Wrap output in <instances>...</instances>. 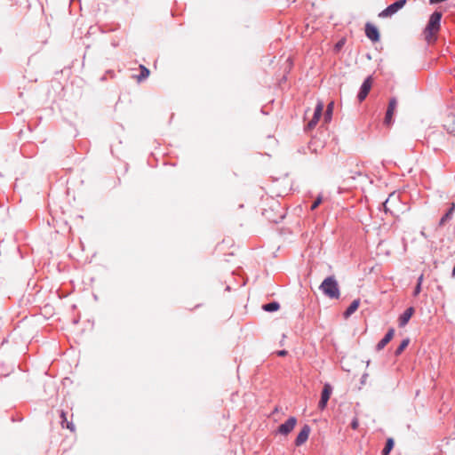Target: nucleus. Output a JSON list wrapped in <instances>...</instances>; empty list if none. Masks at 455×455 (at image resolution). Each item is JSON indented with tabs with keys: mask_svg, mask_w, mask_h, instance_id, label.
Wrapping results in <instances>:
<instances>
[{
	"mask_svg": "<svg viewBox=\"0 0 455 455\" xmlns=\"http://www.w3.org/2000/svg\"><path fill=\"white\" fill-rule=\"evenodd\" d=\"M277 355L279 356H284V355H287V351L286 350H280V351L277 352Z\"/></svg>",
	"mask_w": 455,
	"mask_h": 455,
	"instance_id": "26",
	"label": "nucleus"
},
{
	"mask_svg": "<svg viewBox=\"0 0 455 455\" xmlns=\"http://www.w3.org/2000/svg\"><path fill=\"white\" fill-rule=\"evenodd\" d=\"M395 196V193L393 194H390L388 198L386 199V201L382 204V206H383V209L385 211V212H390V209L388 207V204L390 203V200L392 199V197Z\"/></svg>",
	"mask_w": 455,
	"mask_h": 455,
	"instance_id": "20",
	"label": "nucleus"
},
{
	"mask_svg": "<svg viewBox=\"0 0 455 455\" xmlns=\"http://www.w3.org/2000/svg\"><path fill=\"white\" fill-rule=\"evenodd\" d=\"M409 343H410V339L408 338L404 339L401 342V344L398 346V347L395 349V355L396 356L400 355L403 353V351L408 347Z\"/></svg>",
	"mask_w": 455,
	"mask_h": 455,
	"instance_id": "18",
	"label": "nucleus"
},
{
	"mask_svg": "<svg viewBox=\"0 0 455 455\" xmlns=\"http://www.w3.org/2000/svg\"><path fill=\"white\" fill-rule=\"evenodd\" d=\"M60 424L62 427H66L70 431L75 430V426L72 422L68 421L67 413L64 411H60Z\"/></svg>",
	"mask_w": 455,
	"mask_h": 455,
	"instance_id": "15",
	"label": "nucleus"
},
{
	"mask_svg": "<svg viewBox=\"0 0 455 455\" xmlns=\"http://www.w3.org/2000/svg\"><path fill=\"white\" fill-rule=\"evenodd\" d=\"M441 19L442 13L439 12H434L429 18L425 32L429 34L437 32L440 28Z\"/></svg>",
	"mask_w": 455,
	"mask_h": 455,
	"instance_id": "2",
	"label": "nucleus"
},
{
	"mask_svg": "<svg viewBox=\"0 0 455 455\" xmlns=\"http://www.w3.org/2000/svg\"><path fill=\"white\" fill-rule=\"evenodd\" d=\"M360 305V299H355L349 305V307L344 312V317L348 318L351 315H353L358 308Z\"/></svg>",
	"mask_w": 455,
	"mask_h": 455,
	"instance_id": "14",
	"label": "nucleus"
},
{
	"mask_svg": "<svg viewBox=\"0 0 455 455\" xmlns=\"http://www.w3.org/2000/svg\"><path fill=\"white\" fill-rule=\"evenodd\" d=\"M280 307V304L276 301H272L262 306V309L267 312L277 311Z\"/></svg>",
	"mask_w": 455,
	"mask_h": 455,
	"instance_id": "16",
	"label": "nucleus"
},
{
	"mask_svg": "<svg viewBox=\"0 0 455 455\" xmlns=\"http://www.w3.org/2000/svg\"><path fill=\"white\" fill-rule=\"evenodd\" d=\"M310 427L308 425H304L299 433L298 434L296 439H295V445L296 446H301L303 443H305L309 436L310 434Z\"/></svg>",
	"mask_w": 455,
	"mask_h": 455,
	"instance_id": "10",
	"label": "nucleus"
},
{
	"mask_svg": "<svg viewBox=\"0 0 455 455\" xmlns=\"http://www.w3.org/2000/svg\"><path fill=\"white\" fill-rule=\"evenodd\" d=\"M372 81L371 76H368L362 84L359 92L357 94V99L359 102H362L367 97L371 88Z\"/></svg>",
	"mask_w": 455,
	"mask_h": 455,
	"instance_id": "6",
	"label": "nucleus"
},
{
	"mask_svg": "<svg viewBox=\"0 0 455 455\" xmlns=\"http://www.w3.org/2000/svg\"><path fill=\"white\" fill-rule=\"evenodd\" d=\"M415 310L414 307H408L400 316L398 319V324L400 327H404L408 322L410 321L411 317L414 314Z\"/></svg>",
	"mask_w": 455,
	"mask_h": 455,
	"instance_id": "12",
	"label": "nucleus"
},
{
	"mask_svg": "<svg viewBox=\"0 0 455 455\" xmlns=\"http://www.w3.org/2000/svg\"><path fill=\"white\" fill-rule=\"evenodd\" d=\"M331 392H332L331 386L329 383H325L323 386V388L322 390L321 399L318 403V408L320 410H323L326 407Z\"/></svg>",
	"mask_w": 455,
	"mask_h": 455,
	"instance_id": "5",
	"label": "nucleus"
},
{
	"mask_svg": "<svg viewBox=\"0 0 455 455\" xmlns=\"http://www.w3.org/2000/svg\"><path fill=\"white\" fill-rule=\"evenodd\" d=\"M140 74L137 76V79L139 82H141L142 80L146 79L149 76V70L143 65L140 66Z\"/></svg>",
	"mask_w": 455,
	"mask_h": 455,
	"instance_id": "19",
	"label": "nucleus"
},
{
	"mask_svg": "<svg viewBox=\"0 0 455 455\" xmlns=\"http://www.w3.org/2000/svg\"><path fill=\"white\" fill-rule=\"evenodd\" d=\"M321 203H322V197H321V196H318V197L315 199V201L312 204V205H311V207H310L311 211L315 210V209L319 206V204H320Z\"/></svg>",
	"mask_w": 455,
	"mask_h": 455,
	"instance_id": "21",
	"label": "nucleus"
},
{
	"mask_svg": "<svg viewBox=\"0 0 455 455\" xmlns=\"http://www.w3.org/2000/svg\"><path fill=\"white\" fill-rule=\"evenodd\" d=\"M297 424V419L295 417H290L284 423L278 427L277 433L287 435L290 434Z\"/></svg>",
	"mask_w": 455,
	"mask_h": 455,
	"instance_id": "4",
	"label": "nucleus"
},
{
	"mask_svg": "<svg viewBox=\"0 0 455 455\" xmlns=\"http://www.w3.org/2000/svg\"><path fill=\"white\" fill-rule=\"evenodd\" d=\"M423 279H424L423 275H420L419 276V278H418L417 284L421 285V284H422V282H423Z\"/></svg>",
	"mask_w": 455,
	"mask_h": 455,
	"instance_id": "25",
	"label": "nucleus"
},
{
	"mask_svg": "<svg viewBox=\"0 0 455 455\" xmlns=\"http://www.w3.org/2000/svg\"><path fill=\"white\" fill-rule=\"evenodd\" d=\"M397 107V100L395 98H391L388 102V107L386 112L384 124L387 125H390L393 122V115Z\"/></svg>",
	"mask_w": 455,
	"mask_h": 455,
	"instance_id": "7",
	"label": "nucleus"
},
{
	"mask_svg": "<svg viewBox=\"0 0 455 455\" xmlns=\"http://www.w3.org/2000/svg\"><path fill=\"white\" fill-rule=\"evenodd\" d=\"M421 291V285L416 284L414 291H413V296H418Z\"/></svg>",
	"mask_w": 455,
	"mask_h": 455,
	"instance_id": "23",
	"label": "nucleus"
},
{
	"mask_svg": "<svg viewBox=\"0 0 455 455\" xmlns=\"http://www.w3.org/2000/svg\"><path fill=\"white\" fill-rule=\"evenodd\" d=\"M319 289L330 299H339L340 296L338 282L333 275L326 277L322 282Z\"/></svg>",
	"mask_w": 455,
	"mask_h": 455,
	"instance_id": "1",
	"label": "nucleus"
},
{
	"mask_svg": "<svg viewBox=\"0 0 455 455\" xmlns=\"http://www.w3.org/2000/svg\"><path fill=\"white\" fill-rule=\"evenodd\" d=\"M343 44H344V41H342V40H341V41H339V42L336 44L335 47H336L337 49H340V48L342 47V45H343Z\"/></svg>",
	"mask_w": 455,
	"mask_h": 455,
	"instance_id": "24",
	"label": "nucleus"
},
{
	"mask_svg": "<svg viewBox=\"0 0 455 455\" xmlns=\"http://www.w3.org/2000/svg\"><path fill=\"white\" fill-rule=\"evenodd\" d=\"M406 4V0H398L388 5L386 9L379 13V18L391 17L401 10Z\"/></svg>",
	"mask_w": 455,
	"mask_h": 455,
	"instance_id": "3",
	"label": "nucleus"
},
{
	"mask_svg": "<svg viewBox=\"0 0 455 455\" xmlns=\"http://www.w3.org/2000/svg\"><path fill=\"white\" fill-rule=\"evenodd\" d=\"M351 427L353 429H357L358 426H359V422H358V419L356 418H354L353 420L351 421Z\"/></svg>",
	"mask_w": 455,
	"mask_h": 455,
	"instance_id": "22",
	"label": "nucleus"
},
{
	"mask_svg": "<svg viewBox=\"0 0 455 455\" xmlns=\"http://www.w3.org/2000/svg\"><path fill=\"white\" fill-rule=\"evenodd\" d=\"M394 444H395V443H394L393 438H387V440L386 442V445H385L384 449L382 450V455H389L390 451L394 448Z\"/></svg>",
	"mask_w": 455,
	"mask_h": 455,
	"instance_id": "17",
	"label": "nucleus"
},
{
	"mask_svg": "<svg viewBox=\"0 0 455 455\" xmlns=\"http://www.w3.org/2000/svg\"><path fill=\"white\" fill-rule=\"evenodd\" d=\"M323 110V103L322 101H318L315 108L313 118L307 124L308 129H313L316 125V124L320 120Z\"/></svg>",
	"mask_w": 455,
	"mask_h": 455,
	"instance_id": "8",
	"label": "nucleus"
},
{
	"mask_svg": "<svg viewBox=\"0 0 455 455\" xmlns=\"http://www.w3.org/2000/svg\"><path fill=\"white\" fill-rule=\"evenodd\" d=\"M394 334H395V330L393 328L389 329L387 331V332L385 334V336L377 344L376 350L377 351L382 350L393 339Z\"/></svg>",
	"mask_w": 455,
	"mask_h": 455,
	"instance_id": "11",
	"label": "nucleus"
},
{
	"mask_svg": "<svg viewBox=\"0 0 455 455\" xmlns=\"http://www.w3.org/2000/svg\"><path fill=\"white\" fill-rule=\"evenodd\" d=\"M365 35L372 42H378L380 38L377 27L369 22L365 25Z\"/></svg>",
	"mask_w": 455,
	"mask_h": 455,
	"instance_id": "9",
	"label": "nucleus"
},
{
	"mask_svg": "<svg viewBox=\"0 0 455 455\" xmlns=\"http://www.w3.org/2000/svg\"><path fill=\"white\" fill-rule=\"evenodd\" d=\"M455 212V203H451L447 212L444 213V215L440 219L439 226L443 227L446 223H448L452 218Z\"/></svg>",
	"mask_w": 455,
	"mask_h": 455,
	"instance_id": "13",
	"label": "nucleus"
},
{
	"mask_svg": "<svg viewBox=\"0 0 455 455\" xmlns=\"http://www.w3.org/2000/svg\"><path fill=\"white\" fill-rule=\"evenodd\" d=\"M331 105H332V104H330V105L328 106V109H327V111H326V116H329V115L331 113Z\"/></svg>",
	"mask_w": 455,
	"mask_h": 455,
	"instance_id": "27",
	"label": "nucleus"
}]
</instances>
